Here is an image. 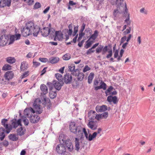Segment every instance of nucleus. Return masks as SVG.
<instances>
[{
	"label": "nucleus",
	"mask_w": 155,
	"mask_h": 155,
	"mask_svg": "<svg viewBox=\"0 0 155 155\" xmlns=\"http://www.w3.org/2000/svg\"><path fill=\"white\" fill-rule=\"evenodd\" d=\"M9 139L13 141H16L18 140V137H16V134H11L8 136Z\"/></svg>",
	"instance_id": "obj_28"
},
{
	"label": "nucleus",
	"mask_w": 155,
	"mask_h": 155,
	"mask_svg": "<svg viewBox=\"0 0 155 155\" xmlns=\"http://www.w3.org/2000/svg\"><path fill=\"white\" fill-rule=\"evenodd\" d=\"M30 122L33 124L38 123L40 119V117L37 115H30Z\"/></svg>",
	"instance_id": "obj_9"
},
{
	"label": "nucleus",
	"mask_w": 155,
	"mask_h": 155,
	"mask_svg": "<svg viewBox=\"0 0 155 155\" xmlns=\"http://www.w3.org/2000/svg\"><path fill=\"white\" fill-rule=\"evenodd\" d=\"M87 126L92 130H95L97 129V125L96 124V122L94 121H90L87 124Z\"/></svg>",
	"instance_id": "obj_18"
},
{
	"label": "nucleus",
	"mask_w": 155,
	"mask_h": 155,
	"mask_svg": "<svg viewBox=\"0 0 155 155\" xmlns=\"http://www.w3.org/2000/svg\"><path fill=\"white\" fill-rule=\"evenodd\" d=\"M88 41H89V40H87L86 42V44L84 46V48L86 49H88V48L90 47L91 45H92Z\"/></svg>",
	"instance_id": "obj_51"
},
{
	"label": "nucleus",
	"mask_w": 155,
	"mask_h": 155,
	"mask_svg": "<svg viewBox=\"0 0 155 155\" xmlns=\"http://www.w3.org/2000/svg\"><path fill=\"white\" fill-rule=\"evenodd\" d=\"M41 33L44 37L47 36L50 33V30L48 27H45L41 30Z\"/></svg>",
	"instance_id": "obj_13"
},
{
	"label": "nucleus",
	"mask_w": 155,
	"mask_h": 155,
	"mask_svg": "<svg viewBox=\"0 0 155 155\" xmlns=\"http://www.w3.org/2000/svg\"><path fill=\"white\" fill-rule=\"evenodd\" d=\"M107 110V107L105 105H103L101 106L97 105L96 107V110L97 112H102Z\"/></svg>",
	"instance_id": "obj_14"
},
{
	"label": "nucleus",
	"mask_w": 155,
	"mask_h": 155,
	"mask_svg": "<svg viewBox=\"0 0 155 155\" xmlns=\"http://www.w3.org/2000/svg\"><path fill=\"white\" fill-rule=\"evenodd\" d=\"M63 59L65 60H68L71 58V55L70 54L67 53L64 55L62 57Z\"/></svg>",
	"instance_id": "obj_36"
},
{
	"label": "nucleus",
	"mask_w": 155,
	"mask_h": 155,
	"mask_svg": "<svg viewBox=\"0 0 155 155\" xmlns=\"http://www.w3.org/2000/svg\"><path fill=\"white\" fill-rule=\"evenodd\" d=\"M8 121V119L5 118L3 119L2 120L1 124L5 128H7L8 127V124L7 123Z\"/></svg>",
	"instance_id": "obj_29"
},
{
	"label": "nucleus",
	"mask_w": 155,
	"mask_h": 155,
	"mask_svg": "<svg viewBox=\"0 0 155 155\" xmlns=\"http://www.w3.org/2000/svg\"><path fill=\"white\" fill-rule=\"evenodd\" d=\"M100 84V86L101 89H103L104 90H105L106 89L107 85L102 81H101Z\"/></svg>",
	"instance_id": "obj_39"
},
{
	"label": "nucleus",
	"mask_w": 155,
	"mask_h": 155,
	"mask_svg": "<svg viewBox=\"0 0 155 155\" xmlns=\"http://www.w3.org/2000/svg\"><path fill=\"white\" fill-rule=\"evenodd\" d=\"M11 0H5V4H4V5L2 6V7H4L6 6L9 7L11 5Z\"/></svg>",
	"instance_id": "obj_48"
},
{
	"label": "nucleus",
	"mask_w": 155,
	"mask_h": 155,
	"mask_svg": "<svg viewBox=\"0 0 155 155\" xmlns=\"http://www.w3.org/2000/svg\"><path fill=\"white\" fill-rule=\"evenodd\" d=\"M91 69V68L88 66L87 65H86L84 67L83 70V72H85L87 71H89Z\"/></svg>",
	"instance_id": "obj_60"
},
{
	"label": "nucleus",
	"mask_w": 155,
	"mask_h": 155,
	"mask_svg": "<svg viewBox=\"0 0 155 155\" xmlns=\"http://www.w3.org/2000/svg\"><path fill=\"white\" fill-rule=\"evenodd\" d=\"M131 30V27H129L128 28L126 29V30L124 32L123 34L124 35H125L127 34H128L130 33V32Z\"/></svg>",
	"instance_id": "obj_56"
},
{
	"label": "nucleus",
	"mask_w": 155,
	"mask_h": 155,
	"mask_svg": "<svg viewBox=\"0 0 155 155\" xmlns=\"http://www.w3.org/2000/svg\"><path fill=\"white\" fill-rule=\"evenodd\" d=\"M41 5L40 3L38 2H36L34 5V8L35 9H37L41 8Z\"/></svg>",
	"instance_id": "obj_49"
},
{
	"label": "nucleus",
	"mask_w": 155,
	"mask_h": 155,
	"mask_svg": "<svg viewBox=\"0 0 155 155\" xmlns=\"http://www.w3.org/2000/svg\"><path fill=\"white\" fill-rule=\"evenodd\" d=\"M29 71H27L24 72L22 75L21 76L20 78L21 79H22L28 76L29 75Z\"/></svg>",
	"instance_id": "obj_46"
},
{
	"label": "nucleus",
	"mask_w": 155,
	"mask_h": 155,
	"mask_svg": "<svg viewBox=\"0 0 155 155\" xmlns=\"http://www.w3.org/2000/svg\"><path fill=\"white\" fill-rule=\"evenodd\" d=\"M83 128L81 126H78L77 130V135L80 137V140H82L84 138L83 134Z\"/></svg>",
	"instance_id": "obj_10"
},
{
	"label": "nucleus",
	"mask_w": 155,
	"mask_h": 155,
	"mask_svg": "<svg viewBox=\"0 0 155 155\" xmlns=\"http://www.w3.org/2000/svg\"><path fill=\"white\" fill-rule=\"evenodd\" d=\"M15 36V40H17L19 39L20 38L21 36V35L19 34H18L15 35H13Z\"/></svg>",
	"instance_id": "obj_62"
},
{
	"label": "nucleus",
	"mask_w": 155,
	"mask_h": 155,
	"mask_svg": "<svg viewBox=\"0 0 155 155\" xmlns=\"http://www.w3.org/2000/svg\"><path fill=\"white\" fill-rule=\"evenodd\" d=\"M75 149L77 151H78L80 148L79 139L77 138H75Z\"/></svg>",
	"instance_id": "obj_27"
},
{
	"label": "nucleus",
	"mask_w": 155,
	"mask_h": 155,
	"mask_svg": "<svg viewBox=\"0 0 155 155\" xmlns=\"http://www.w3.org/2000/svg\"><path fill=\"white\" fill-rule=\"evenodd\" d=\"M78 78L77 79L78 81H82L84 77V74L82 72H79L77 75Z\"/></svg>",
	"instance_id": "obj_31"
},
{
	"label": "nucleus",
	"mask_w": 155,
	"mask_h": 155,
	"mask_svg": "<svg viewBox=\"0 0 155 155\" xmlns=\"http://www.w3.org/2000/svg\"><path fill=\"white\" fill-rule=\"evenodd\" d=\"M33 26V22L30 21L26 23L25 26L21 29V32L23 36L26 37L32 34V28Z\"/></svg>",
	"instance_id": "obj_1"
},
{
	"label": "nucleus",
	"mask_w": 155,
	"mask_h": 155,
	"mask_svg": "<svg viewBox=\"0 0 155 155\" xmlns=\"http://www.w3.org/2000/svg\"><path fill=\"white\" fill-rule=\"evenodd\" d=\"M78 26H75L74 27V32L73 34V36H76V35L77 34V33L78 31Z\"/></svg>",
	"instance_id": "obj_50"
},
{
	"label": "nucleus",
	"mask_w": 155,
	"mask_h": 155,
	"mask_svg": "<svg viewBox=\"0 0 155 155\" xmlns=\"http://www.w3.org/2000/svg\"><path fill=\"white\" fill-rule=\"evenodd\" d=\"M115 90L114 88L111 86H110L105 91L106 96H107L109 95L108 93H110L111 91L113 90Z\"/></svg>",
	"instance_id": "obj_35"
},
{
	"label": "nucleus",
	"mask_w": 155,
	"mask_h": 155,
	"mask_svg": "<svg viewBox=\"0 0 155 155\" xmlns=\"http://www.w3.org/2000/svg\"><path fill=\"white\" fill-rule=\"evenodd\" d=\"M65 139L64 137V135L63 134L60 135L59 137V141L61 142V140L62 141L63 143L64 142V141H65Z\"/></svg>",
	"instance_id": "obj_53"
},
{
	"label": "nucleus",
	"mask_w": 155,
	"mask_h": 155,
	"mask_svg": "<svg viewBox=\"0 0 155 155\" xmlns=\"http://www.w3.org/2000/svg\"><path fill=\"white\" fill-rule=\"evenodd\" d=\"M28 64L25 61H23L21 63L20 66V70L21 71H24L28 68Z\"/></svg>",
	"instance_id": "obj_20"
},
{
	"label": "nucleus",
	"mask_w": 155,
	"mask_h": 155,
	"mask_svg": "<svg viewBox=\"0 0 155 155\" xmlns=\"http://www.w3.org/2000/svg\"><path fill=\"white\" fill-rule=\"evenodd\" d=\"M94 76V74L93 73H91L88 77V82L89 84L92 83V80Z\"/></svg>",
	"instance_id": "obj_32"
},
{
	"label": "nucleus",
	"mask_w": 155,
	"mask_h": 155,
	"mask_svg": "<svg viewBox=\"0 0 155 155\" xmlns=\"http://www.w3.org/2000/svg\"><path fill=\"white\" fill-rule=\"evenodd\" d=\"M68 67L69 71H70L71 72L75 69V65L74 64H71L70 65H68Z\"/></svg>",
	"instance_id": "obj_41"
},
{
	"label": "nucleus",
	"mask_w": 155,
	"mask_h": 155,
	"mask_svg": "<svg viewBox=\"0 0 155 155\" xmlns=\"http://www.w3.org/2000/svg\"><path fill=\"white\" fill-rule=\"evenodd\" d=\"M122 4V2H120L119 3V4L117 6V8L114 9L113 12V16H114V19H115V18H116L117 16V15L118 14H121V12L119 11L118 10V8H120V6Z\"/></svg>",
	"instance_id": "obj_21"
},
{
	"label": "nucleus",
	"mask_w": 155,
	"mask_h": 155,
	"mask_svg": "<svg viewBox=\"0 0 155 155\" xmlns=\"http://www.w3.org/2000/svg\"><path fill=\"white\" fill-rule=\"evenodd\" d=\"M93 49L92 48L89 49L86 52V54L87 55H89L94 53L95 51L94 50H92Z\"/></svg>",
	"instance_id": "obj_57"
},
{
	"label": "nucleus",
	"mask_w": 155,
	"mask_h": 155,
	"mask_svg": "<svg viewBox=\"0 0 155 155\" xmlns=\"http://www.w3.org/2000/svg\"><path fill=\"white\" fill-rule=\"evenodd\" d=\"M104 46L100 45L96 49V53L97 54L100 53L102 50Z\"/></svg>",
	"instance_id": "obj_37"
},
{
	"label": "nucleus",
	"mask_w": 155,
	"mask_h": 155,
	"mask_svg": "<svg viewBox=\"0 0 155 155\" xmlns=\"http://www.w3.org/2000/svg\"><path fill=\"white\" fill-rule=\"evenodd\" d=\"M9 39V37L6 35H2L0 38V47H3L8 43Z\"/></svg>",
	"instance_id": "obj_3"
},
{
	"label": "nucleus",
	"mask_w": 155,
	"mask_h": 155,
	"mask_svg": "<svg viewBox=\"0 0 155 155\" xmlns=\"http://www.w3.org/2000/svg\"><path fill=\"white\" fill-rule=\"evenodd\" d=\"M79 71V70L78 69H75L71 71V74L73 75L76 76L78 75L77 72L78 73Z\"/></svg>",
	"instance_id": "obj_52"
},
{
	"label": "nucleus",
	"mask_w": 155,
	"mask_h": 155,
	"mask_svg": "<svg viewBox=\"0 0 155 155\" xmlns=\"http://www.w3.org/2000/svg\"><path fill=\"white\" fill-rule=\"evenodd\" d=\"M85 35L84 33L79 32V36L78 39V41H79L81 39L82 37L84 36Z\"/></svg>",
	"instance_id": "obj_59"
},
{
	"label": "nucleus",
	"mask_w": 155,
	"mask_h": 155,
	"mask_svg": "<svg viewBox=\"0 0 155 155\" xmlns=\"http://www.w3.org/2000/svg\"><path fill=\"white\" fill-rule=\"evenodd\" d=\"M66 150L65 146L61 144H58L56 147V151L59 154L64 155L66 152Z\"/></svg>",
	"instance_id": "obj_4"
},
{
	"label": "nucleus",
	"mask_w": 155,
	"mask_h": 155,
	"mask_svg": "<svg viewBox=\"0 0 155 155\" xmlns=\"http://www.w3.org/2000/svg\"><path fill=\"white\" fill-rule=\"evenodd\" d=\"M108 54H107L106 57L107 58H109L111 57L113 53L112 49H110L108 51Z\"/></svg>",
	"instance_id": "obj_54"
},
{
	"label": "nucleus",
	"mask_w": 155,
	"mask_h": 155,
	"mask_svg": "<svg viewBox=\"0 0 155 155\" xmlns=\"http://www.w3.org/2000/svg\"><path fill=\"white\" fill-rule=\"evenodd\" d=\"M17 134L18 135L22 136L25 134L26 130H23V127L21 126L17 130Z\"/></svg>",
	"instance_id": "obj_22"
},
{
	"label": "nucleus",
	"mask_w": 155,
	"mask_h": 155,
	"mask_svg": "<svg viewBox=\"0 0 155 155\" xmlns=\"http://www.w3.org/2000/svg\"><path fill=\"white\" fill-rule=\"evenodd\" d=\"M14 76V73L12 71H7L4 75V77L5 78V79L8 81L10 79H12Z\"/></svg>",
	"instance_id": "obj_17"
},
{
	"label": "nucleus",
	"mask_w": 155,
	"mask_h": 155,
	"mask_svg": "<svg viewBox=\"0 0 155 155\" xmlns=\"http://www.w3.org/2000/svg\"><path fill=\"white\" fill-rule=\"evenodd\" d=\"M57 81L54 80V87L58 91H59L61 89L62 86H63L64 84L63 82H60L61 83Z\"/></svg>",
	"instance_id": "obj_11"
},
{
	"label": "nucleus",
	"mask_w": 155,
	"mask_h": 155,
	"mask_svg": "<svg viewBox=\"0 0 155 155\" xmlns=\"http://www.w3.org/2000/svg\"><path fill=\"white\" fill-rule=\"evenodd\" d=\"M85 26L86 24L84 23H83L80 31V32L83 33V32L85 28Z\"/></svg>",
	"instance_id": "obj_61"
},
{
	"label": "nucleus",
	"mask_w": 155,
	"mask_h": 155,
	"mask_svg": "<svg viewBox=\"0 0 155 155\" xmlns=\"http://www.w3.org/2000/svg\"><path fill=\"white\" fill-rule=\"evenodd\" d=\"M33 26L32 27V32H33V34L34 36L37 37L39 32L41 30V28L38 26H35L34 23Z\"/></svg>",
	"instance_id": "obj_12"
},
{
	"label": "nucleus",
	"mask_w": 155,
	"mask_h": 155,
	"mask_svg": "<svg viewBox=\"0 0 155 155\" xmlns=\"http://www.w3.org/2000/svg\"><path fill=\"white\" fill-rule=\"evenodd\" d=\"M69 29H64L62 30V33L63 35H65V36L66 37V40H65L66 41L69 38V35H70L69 32Z\"/></svg>",
	"instance_id": "obj_26"
},
{
	"label": "nucleus",
	"mask_w": 155,
	"mask_h": 155,
	"mask_svg": "<svg viewBox=\"0 0 155 155\" xmlns=\"http://www.w3.org/2000/svg\"><path fill=\"white\" fill-rule=\"evenodd\" d=\"M6 61L8 63L12 64L15 63L16 61V59L14 57H8L5 59Z\"/></svg>",
	"instance_id": "obj_24"
},
{
	"label": "nucleus",
	"mask_w": 155,
	"mask_h": 155,
	"mask_svg": "<svg viewBox=\"0 0 155 155\" xmlns=\"http://www.w3.org/2000/svg\"><path fill=\"white\" fill-rule=\"evenodd\" d=\"M40 89L41 91V95H45L48 93V89L47 87L45 84H43L41 85Z\"/></svg>",
	"instance_id": "obj_19"
},
{
	"label": "nucleus",
	"mask_w": 155,
	"mask_h": 155,
	"mask_svg": "<svg viewBox=\"0 0 155 155\" xmlns=\"http://www.w3.org/2000/svg\"><path fill=\"white\" fill-rule=\"evenodd\" d=\"M47 85L48 86L49 89V91H51L53 89V87L54 86V80L52 81V82H48Z\"/></svg>",
	"instance_id": "obj_40"
},
{
	"label": "nucleus",
	"mask_w": 155,
	"mask_h": 155,
	"mask_svg": "<svg viewBox=\"0 0 155 155\" xmlns=\"http://www.w3.org/2000/svg\"><path fill=\"white\" fill-rule=\"evenodd\" d=\"M57 93H53V91H49V97L53 99L56 97L57 96Z\"/></svg>",
	"instance_id": "obj_34"
},
{
	"label": "nucleus",
	"mask_w": 155,
	"mask_h": 155,
	"mask_svg": "<svg viewBox=\"0 0 155 155\" xmlns=\"http://www.w3.org/2000/svg\"><path fill=\"white\" fill-rule=\"evenodd\" d=\"M22 119H23V121L25 125V126L28 125L29 124V121L26 117L25 116H22Z\"/></svg>",
	"instance_id": "obj_43"
},
{
	"label": "nucleus",
	"mask_w": 155,
	"mask_h": 155,
	"mask_svg": "<svg viewBox=\"0 0 155 155\" xmlns=\"http://www.w3.org/2000/svg\"><path fill=\"white\" fill-rule=\"evenodd\" d=\"M59 59L58 57H51L49 59L48 62L52 64H55L59 61Z\"/></svg>",
	"instance_id": "obj_25"
},
{
	"label": "nucleus",
	"mask_w": 155,
	"mask_h": 155,
	"mask_svg": "<svg viewBox=\"0 0 155 155\" xmlns=\"http://www.w3.org/2000/svg\"><path fill=\"white\" fill-rule=\"evenodd\" d=\"M78 126L76 125V123L74 122H71L70 124L69 127L70 131L75 134H77V130Z\"/></svg>",
	"instance_id": "obj_5"
},
{
	"label": "nucleus",
	"mask_w": 155,
	"mask_h": 155,
	"mask_svg": "<svg viewBox=\"0 0 155 155\" xmlns=\"http://www.w3.org/2000/svg\"><path fill=\"white\" fill-rule=\"evenodd\" d=\"M57 79L60 82H63V78L62 75L59 73L56 74L55 75Z\"/></svg>",
	"instance_id": "obj_30"
},
{
	"label": "nucleus",
	"mask_w": 155,
	"mask_h": 155,
	"mask_svg": "<svg viewBox=\"0 0 155 155\" xmlns=\"http://www.w3.org/2000/svg\"><path fill=\"white\" fill-rule=\"evenodd\" d=\"M107 101L109 102H113L114 104H116L118 102L117 100V98L116 96H113L112 95H110L107 97Z\"/></svg>",
	"instance_id": "obj_15"
},
{
	"label": "nucleus",
	"mask_w": 155,
	"mask_h": 155,
	"mask_svg": "<svg viewBox=\"0 0 155 155\" xmlns=\"http://www.w3.org/2000/svg\"><path fill=\"white\" fill-rule=\"evenodd\" d=\"M124 52V51L123 49H121L120 52V54L117 58L118 61H119L120 60H121V58L122 57L123 54Z\"/></svg>",
	"instance_id": "obj_44"
},
{
	"label": "nucleus",
	"mask_w": 155,
	"mask_h": 155,
	"mask_svg": "<svg viewBox=\"0 0 155 155\" xmlns=\"http://www.w3.org/2000/svg\"><path fill=\"white\" fill-rule=\"evenodd\" d=\"M64 144L65 145L68 149L70 152L72 151L73 149V146L71 141L69 139H67L65 141Z\"/></svg>",
	"instance_id": "obj_8"
},
{
	"label": "nucleus",
	"mask_w": 155,
	"mask_h": 155,
	"mask_svg": "<svg viewBox=\"0 0 155 155\" xmlns=\"http://www.w3.org/2000/svg\"><path fill=\"white\" fill-rule=\"evenodd\" d=\"M63 34L61 31H56L55 33L53 35V37L55 36L58 41H61L63 38Z\"/></svg>",
	"instance_id": "obj_16"
},
{
	"label": "nucleus",
	"mask_w": 155,
	"mask_h": 155,
	"mask_svg": "<svg viewBox=\"0 0 155 155\" xmlns=\"http://www.w3.org/2000/svg\"><path fill=\"white\" fill-rule=\"evenodd\" d=\"M37 100H36L34 101L33 105V107L36 110V113L37 114H41L43 111V109L38 102H37Z\"/></svg>",
	"instance_id": "obj_2"
},
{
	"label": "nucleus",
	"mask_w": 155,
	"mask_h": 155,
	"mask_svg": "<svg viewBox=\"0 0 155 155\" xmlns=\"http://www.w3.org/2000/svg\"><path fill=\"white\" fill-rule=\"evenodd\" d=\"M9 45L13 43L15 39V36L13 35H12L10 36V38H9Z\"/></svg>",
	"instance_id": "obj_47"
},
{
	"label": "nucleus",
	"mask_w": 155,
	"mask_h": 155,
	"mask_svg": "<svg viewBox=\"0 0 155 155\" xmlns=\"http://www.w3.org/2000/svg\"><path fill=\"white\" fill-rule=\"evenodd\" d=\"M125 11L124 12L123 15V17H126L127 15L128 16V14H129L128 13V9L127 8V5L126 3H125Z\"/></svg>",
	"instance_id": "obj_45"
},
{
	"label": "nucleus",
	"mask_w": 155,
	"mask_h": 155,
	"mask_svg": "<svg viewBox=\"0 0 155 155\" xmlns=\"http://www.w3.org/2000/svg\"><path fill=\"white\" fill-rule=\"evenodd\" d=\"M5 129L3 127H0V136H1L0 137V138L2 141L4 139L5 137Z\"/></svg>",
	"instance_id": "obj_23"
},
{
	"label": "nucleus",
	"mask_w": 155,
	"mask_h": 155,
	"mask_svg": "<svg viewBox=\"0 0 155 155\" xmlns=\"http://www.w3.org/2000/svg\"><path fill=\"white\" fill-rule=\"evenodd\" d=\"M68 28H69V32L70 35H72L73 32V26L72 24H69V25L68 26Z\"/></svg>",
	"instance_id": "obj_55"
},
{
	"label": "nucleus",
	"mask_w": 155,
	"mask_h": 155,
	"mask_svg": "<svg viewBox=\"0 0 155 155\" xmlns=\"http://www.w3.org/2000/svg\"><path fill=\"white\" fill-rule=\"evenodd\" d=\"M12 125L14 128H16L18 126H22L21 124V119H19L17 120L16 119H14L11 120Z\"/></svg>",
	"instance_id": "obj_7"
},
{
	"label": "nucleus",
	"mask_w": 155,
	"mask_h": 155,
	"mask_svg": "<svg viewBox=\"0 0 155 155\" xmlns=\"http://www.w3.org/2000/svg\"><path fill=\"white\" fill-rule=\"evenodd\" d=\"M127 37L126 36H124L121 38L120 41V45L123 43L126 40Z\"/></svg>",
	"instance_id": "obj_63"
},
{
	"label": "nucleus",
	"mask_w": 155,
	"mask_h": 155,
	"mask_svg": "<svg viewBox=\"0 0 155 155\" xmlns=\"http://www.w3.org/2000/svg\"><path fill=\"white\" fill-rule=\"evenodd\" d=\"M39 60L42 62L45 63L48 61V59L47 58H39Z\"/></svg>",
	"instance_id": "obj_64"
},
{
	"label": "nucleus",
	"mask_w": 155,
	"mask_h": 155,
	"mask_svg": "<svg viewBox=\"0 0 155 155\" xmlns=\"http://www.w3.org/2000/svg\"><path fill=\"white\" fill-rule=\"evenodd\" d=\"M2 69L5 71L11 70L12 69V66L8 64H6L3 66Z\"/></svg>",
	"instance_id": "obj_33"
},
{
	"label": "nucleus",
	"mask_w": 155,
	"mask_h": 155,
	"mask_svg": "<svg viewBox=\"0 0 155 155\" xmlns=\"http://www.w3.org/2000/svg\"><path fill=\"white\" fill-rule=\"evenodd\" d=\"M124 22L127 24L128 25H130L131 24V21L130 20V14H128V16L126 19L124 20Z\"/></svg>",
	"instance_id": "obj_42"
},
{
	"label": "nucleus",
	"mask_w": 155,
	"mask_h": 155,
	"mask_svg": "<svg viewBox=\"0 0 155 155\" xmlns=\"http://www.w3.org/2000/svg\"><path fill=\"white\" fill-rule=\"evenodd\" d=\"M63 78V82L66 84H70L71 83L72 77L69 73H67L64 75Z\"/></svg>",
	"instance_id": "obj_6"
},
{
	"label": "nucleus",
	"mask_w": 155,
	"mask_h": 155,
	"mask_svg": "<svg viewBox=\"0 0 155 155\" xmlns=\"http://www.w3.org/2000/svg\"><path fill=\"white\" fill-rule=\"evenodd\" d=\"M102 118L106 119L108 116V113L107 112H106L101 114Z\"/></svg>",
	"instance_id": "obj_58"
},
{
	"label": "nucleus",
	"mask_w": 155,
	"mask_h": 155,
	"mask_svg": "<svg viewBox=\"0 0 155 155\" xmlns=\"http://www.w3.org/2000/svg\"><path fill=\"white\" fill-rule=\"evenodd\" d=\"M44 100L45 101V102H47V108L48 109H50L51 107V103L50 101V100H47L46 101V99L45 98H44Z\"/></svg>",
	"instance_id": "obj_38"
}]
</instances>
